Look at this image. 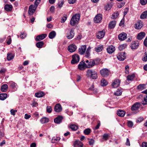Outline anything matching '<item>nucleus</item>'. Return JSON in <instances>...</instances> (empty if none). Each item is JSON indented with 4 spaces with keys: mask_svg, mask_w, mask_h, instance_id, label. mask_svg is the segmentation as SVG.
<instances>
[{
    "mask_svg": "<svg viewBox=\"0 0 147 147\" xmlns=\"http://www.w3.org/2000/svg\"><path fill=\"white\" fill-rule=\"evenodd\" d=\"M55 111L57 112H59L62 110V108L61 105L59 104H56L54 108Z\"/></svg>",
    "mask_w": 147,
    "mask_h": 147,
    "instance_id": "aec40b11",
    "label": "nucleus"
},
{
    "mask_svg": "<svg viewBox=\"0 0 147 147\" xmlns=\"http://www.w3.org/2000/svg\"><path fill=\"white\" fill-rule=\"evenodd\" d=\"M138 43L134 41L131 45L130 47L132 49H135L138 46Z\"/></svg>",
    "mask_w": 147,
    "mask_h": 147,
    "instance_id": "c756f323",
    "label": "nucleus"
},
{
    "mask_svg": "<svg viewBox=\"0 0 147 147\" xmlns=\"http://www.w3.org/2000/svg\"><path fill=\"white\" fill-rule=\"evenodd\" d=\"M119 13L117 11L116 12L114 13L112 16V18L113 19H115L117 18L119 15Z\"/></svg>",
    "mask_w": 147,
    "mask_h": 147,
    "instance_id": "37998d69",
    "label": "nucleus"
},
{
    "mask_svg": "<svg viewBox=\"0 0 147 147\" xmlns=\"http://www.w3.org/2000/svg\"><path fill=\"white\" fill-rule=\"evenodd\" d=\"M7 39H8V41H7L6 42L8 45H10L11 41V39L10 36H8Z\"/></svg>",
    "mask_w": 147,
    "mask_h": 147,
    "instance_id": "603ef678",
    "label": "nucleus"
},
{
    "mask_svg": "<svg viewBox=\"0 0 147 147\" xmlns=\"http://www.w3.org/2000/svg\"><path fill=\"white\" fill-rule=\"evenodd\" d=\"M127 36V34L125 32H123L118 35V38L120 40L123 41L126 38Z\"/></svg>",
    "mask_w": 147,
    "mask_h": 147,
    "instance_id": "9b49d317",
    "label": "nucleus"
},
{
    "mask_svg": "<svg viewBox=\"0 0 147 147\" xmlns=\"http://www.w3.org/2000/svg\"><path fill=\"white\" fill-rule=\"evenodd\" d=\"M142 103L139 102H136L134 104L131 106V110L133 111H138L139 109L142 106Z\"/></svg>",
    "mask_w": 147,
    "mask_h": 147,
    "instance_id": "20e7f679",
    "label": "nucleus"
},
{
    "mask_svg": "<svg viewBox=\"0 0 147 147\" xmlns=\"http://www.w3.org/2000/svg\"><path fill=\"white\" fill-rule=\"evenodd\" d=\"M122 94L121 91L119 89H118V90L116 91V92H115L114 94L116 96H120Z\"/></svg>",
    "mask_w": 147,
    "mask_h": 147,
    "instance_id": "c03bdc74",
    "label": "nucleus"
},
{
    "mask_svg": "<svg viewBox=\"0 0 147 147\" xmlns=\"http://www.w3.org/2000/svg\"><path fill=\"white\" fill-rule=\"evenodd\" d=\"M116 25V22L115 21H112L109 24V28L110 29L113 28Z\"/></svg>",
    "mask_w": 147,
    "mask_h": 147,
    "instance_id": "cd10ccee",
    "label": "nucleus"
},
{
    "mask_svg": "<svg viewBox=\"0 0 147 147\" xmlns=\"http://www.w3.org/2000/svg\"><path fill=\"white\" fill-rule=\"evenodd\" d=\"M17 112V110H13V109H12L10 111L11 114L13 115H15L16 113H15Z\"/></svg>",
    "mask_w": 147,
    "mask_h": 147,
    "instance_id": "5fc2aeb1",
    "label": "nucleus"
},
{
    "mask_svg": "<svg viewBox=\"0 0 147 147\" xmlns=\"http://www.w3.org/2000/svg\"><path fill=\"white\" fill-rule=\"evenodd\" d=\"M125 68V73L126 74H128L129 73V66L128 65H126Z\"/></svg>",
    "mask_w": 147,
    "mask_h": 147,
    "instance_id": "864d4df0",
    "label": "nucleus"
},
{
    "mask_svg": "<svg viewBox=\"0 0 147 147\" xmlns=\"http://www.w3.org/2000/svg\"><path fill=\"white\" fill-rule=\"evenodd\" d=\"M142 147H147V142H142Z\"/></svg>",
    "mask_w": 147,
    "mask_h": 147,
    "instance_id": "774afa93",
    "label": "nucleus"
},
{
    "mask_svg": "<svg viewBox=\"0 0 147 147\" xmlns=\"http://www.w3.org/2000/svg\"><path fill=\"white\" fill-rule=\"evenodd\" d=\"M147 17V11L143 12L140 16V18L142 19L146 18Z\"/></svg>",
    "mask_w": 147,
    "mask_h": 147,
    "instance_id": "e433bc0d",
    "label": "nucleus"
},
{
    "mask_svg": "<svg viewBox=\"0 0 147 147\" xmlns=\"http://www.w3.org/2000/svg\"><path fill=\"white\" fill-rule=\"evenodd\" d=\"M52 109L51 107L48 106L47 107V111L49 113H51Z\"/></svg>",
    "mask_w": 147,
    "mask_h": 147,
    "instance_id": "de8ad7c7",
    "label": "nucleus"
},
{
    "mask_svg": "<svg viewBox=\"0 0 147 147\" xmlns=\"http://www.w3.org/2000/svg\"><path fill=\"white\" fill-rule=\"evenodd\" d=\"M80 60L79 56L77 54H75L72 56V59L71 63L72 64L77 63Z\"/></svg>",
    "mask_w": 147,
    "mask_h": 147,
    "instance_id": "423d86ee",
    "label": "nucleus"
},
{
    "mask_svg": "<svg viewBox=\"0 0 147 147\" xmlns=\"http://www.w3.org/2000/svg\"><path fill=\"white\" fill-rule=\"evenodd\" d=\"M63 1L59 2L58 4V6L61 8L63 6Z\"/></svg>",
    "mask_w": 147,
    "mask_h": 147,
    "instance_id": "69168bd1",
    "label": "nucleus"
},
{
    "mask_svg": "<svg viewBox=\"0 0 147 147\" xmlns=\"http://www.w3.org/2000/svg\"><path fill=\"white\" fill-rule=\"evenodd\" d=\"M44 45V43L43 41H39L36 44V46L38 48H41Z\"/></svg>",
    "mask_w": 147,
    "mask_h": 147,
    "instance_id": "72a5a7b5",
    "label": "nucleus"
},
{
    "mask_svg": "<svg viewBox=\"0 0 147 147\" xmlns=\"http://www.w3.org/2000/svg\"><path fill=\"white\" fill-rule=\"evenodd\" d=\"M103 138L106 140L108 139V135L106 134H105L103 136Z\"/></svg>",
    "mask_w": 147,
    "mask_h": 147,
    "instance_id": "6e6d98bb",
    "label": "nucleus"
},
{
    "mask_svg": "<svg viewBox=\"0 0 147 147\" xmlns=\"http://www.w3.org/2000/svg\"><path fill=\"white\" fill-rule=\"evenodd\" d=\"M117 57L119 61H123L126 58V55L125 52H123L119 53L117 54Z\"/></svg>",
    "mask_w": 147,
    "mask_h": 147,
    "instance_id": "39448f33",
    "label": "nucleus"
},
{
    "mask_svg": "<svg viewBox=\"0 0 147 147\" xmlns=\"http://www.w3.org/2000/svg\"><path fill=\"white\" fill-rule=\"evenodd\" d=\"M78 67L80 70H83L85 67H86V64L85 63V61L81 62L78 65Z\"/></svg>",
    "mask_w": 147,
    "mask_h": 147,
    "instance_id": "f3484780",
    "label": "nucleus"
},
{
    "mask_svg": "<svg viewBox=\"0 0 147 147\" xmlns=\"http://www.w3.org/2000/svg\"><path fill=\"white\" fill-rule=\"evenodd\" d=\"M8 84L10 85V86L12 88H15L17 85L16 83L12 81L9 82Z\"/></svg>",
    "mask_w": 147,
    "mask_h": 147,
    "instance_id": "ea45409f",
    "label": "nucleus"
},
{
    "mask_svg": "<svg viewBox=\"0 0 147 147\" xmlns=\"http://www.w3.org/2000/svg\"><path fill=\"white\" fill-rule=\"evenodd\" d=\"M68 127L71 128L72 130L74 131L77 130L78 128V126L74 124L71 125Z\"/></svg>",
    "mask_w": 147,
    "mask_h": 147,
    "instance_id": "c85d7f7f",
    "label": "nucleus"
},
{
    "mask_svg": "<svg viewBox=\"0 0 147 147\" xmlns=\"http://www.w3.org/2000/svg\"><path fill=\"white\" fill-rule=\"evenodd\" d=\"M74 147H83V144L80 141H76L74 144Z\"/></svg>",
    "mask_w": 147,
    "mask_h": 147,
    "instance_id": "412c9836",
    "label": "nucleus"
},
{
    "mask_svg": "<svg viewBox=\"0 0 147 147\" xmlns=\"http://www.w3.org/2000/svg\"><path fill=\"white\" fill-rule=\"evenodd\" d=\"M95 64V62L94 60L90 61L88 64H86V67L90 68L93 67Z\"/></svg>",
    "mask_w": 147,
    "mask_h": 147,
    "instance_id": "5701e85b",
    "label": "nucleus"
},
{
    "mask_svg": "<svg viewBox=\"0 0 147 147\" xmlns=\"http://www.w3.org/2000/svg\"><path fill=\"white\" fill-rule=\"evenodd\" d=\"M89 90H90L93 91L94 93H96L97 92V89H94L93 84L90 87L89 89Z\"/></svg>",
    "mask_w": 147,
    "mask_h": 147,
    "instance_id": "a19ab883",
    "label": "nucleus"
},
{
    "mask_svg": "<svg viewBox=\"0 0 147 147\" xmlns=\"http://www.w3.org/2000/svg\"><path fill=\"white\" fill-rule=\"evenodd\" d=\"M7 97V94L6 93H2L0 94V100H4Z\"/></svg>",
    "mask_w": 147,
    "mask_h": 147,
    "instance_id": "473e14b6",
    "label": "nucleus"
},
{
    "mask_svg": "<svg viewBox=\"0 0 147 147\" xmlns=\"http://www.w3.org/2000/svg\"><path fill=\"white\" fill-rule=\"evenodd\" d=\"M101 84L102 86H106L107 84V81L104 79H102L101 81Z\"/></svg>",
    "mask_w": 147,
    "mask_h": 147,
    "instance_id": "79ce46f5",
    "label": "nucleus"
},
{
    "mask_svg": "<svg viewBox=\"0 0 147 147\" xmlns=\"http://www.w3.org/2000/svg\"><path fill=\"white\" fill-rule=\"evenodd\" d=\"M103 48V46H99L95 48L96 52H99L101 51Z\"/></svg>",
    "mask_w": 147,
    "mask_h": 147,
    "instance_id": "58836bf2",
    "label": "nucleus"
},
{
    "mask_svg": "<svg viewBox=\"0 0 147 147\" xmlns=\"http://www.w3.org/2000/svg\"><path fill=\"white\" fill-rule=\"evenodd\" d=\"M40 121L42 123H45L48 122L49 119L46 117H43L40 119Z\"/></svg>",
    "mask_w": 147,
    "mask_h": 147,
    "instance_id": "4c0bfd02",
    "label": "nucleus"
},
{
    "mask_svg": "<svg viewBox=\"0 0 147 147\" xmlns=\"http://www.w3.org/2000/svg\"><path fill=\"white\" fill-rule=\"evenodd\" d=\"M86 45H82L78 49L79 53L81 55L84 54L86 51Z\"/></svg>",
    "mask_w": 147,
    "mask_h": 147,
    "instance_id": "4468645a",
    "label": "nucleus"
},
{
    "mask_svg": "<svg viewBox=\"0 0 147 147\" xmlns=\"http://www.w3.org/2000/svg\"><path fill=\"white\" fill-rule=\"evenodd\" d=\"M8 86L6 84H4L1 87V90L3 92H6L8 88Z\"/></svg>",
    "mask_w": 147,
    "mask_h": 147,
    "instance_id": "2f4dec72",
    "label": "nucleus"
},
{
    "mask_svg": "<svg viewBox=\"0 0 147 147\" xmlns=\"http://www.w3.org/2000/svg\"><path fill=\"white\" fill-rule=\"evenodd\" d=\"M94 140L93 139H91L89 141V144L90 145H92L94 144Z\"/></svg>",
    "mask_w": 147,
    "mask_h": 147,
    "instance_id": "13d9d810",
    "label": "nucleus"
},
{
    "mask_svg": "<svg viewBox=\"0 0 147 147\" xmlns=\"http://www.w3.org/2000/svg\"><path fill=\"white\" fill-rule=\"evenodd\" d=\"M67 38L68 39H71L74 36V30L72 29L69 30L68 31L67 33Z\"/></svg>",
    "mask_w": 147,
    "mask_h": 147,
    "instance_id": "9d476101",
    "label": "nucleus"
},
{
    "mask_svg": "<svg viewBox=\"0 0 147 147\" xmlns=\"http://www.w3.org/2000/svg\"><path fill=\"white\" fill-rule=\"evenodd\" d=\"M125 145L126 146H130V141L128 138L126 139V142L125 143Z\"/></svg>",
    "mask_w": 147,
    "mask_h": 147,
    "instance_id": "680f3d73",
    "label": "nucleus"
},
{
    "mask_svg": "<svg viewBox=\"0 0 147 147\" xmlns=\"http://www.w3.org/2000/svg\"><path fill=\"white\" fill-rule=\"evenodd\" d=\"M120 80L118 79H115L112 84V86L113 88L118 87L120 85Z\"/></svg>",
    "mask_w": 147,
    "mask_h": 147,
    "instance_id": "dca6fc26",
    "label": "nucleus"
},
{
    "mask_svg": "<svg viewBox=\"0 0 147 147\" xmlns=\"http://www.w3.org/2000/svg\"><path fill=\"white\" fill-rule=\"evenodd\" d=\"M101 75L104 77H107L109 75V71L107 68H104L101 70L100 71Z\"/></svg>",
    "mask_w": 147,
    "mask_h": 147,
    "instance_id": "0eeeda50",
    "label": "nucleus"
},
{
    "mask_svg": "<svg viewBox=\"0 0 147 147\" xmlns=\"http://www.w3.org/2000/svg\"><path fill=\"white\" fill-rule=\"evenodd\" d=\"M102 16L100 14H98L96 15L94 18V22L96 23H100L102 20Z\"/></svg>",
    "mask_w": 147,
    "mask_h": 147,
    "instance_id": "1a4fd4ad",
    "label": "nucleus"
},
{
    "mask_svg": "<svg viewBox=\"0 0 147 147\" xmlns=\"http://www.w3.org/2000/svg\"><path fill=\"white\" fill-rule=\"evenodd\" d=\"M35 95V96L37 98H40L45 95V93L43 92H39L36 93Z\"/></svg>",
    "mask_w": 147,
    "mask_h": 147,
    "instance_id": "b1692460",
    "label": "nucleus"
},
{
    "mask_svg": "<svg viewBox=\"0 0 147 147\" xmlns=\"http://www.w3.org/2000/svg\"><path fill=\"white\" fill-rule=\"evenodd\" d=\"M145 94L144 96L143 100H142V104L143 105L147 104V89L142 92Z\"/></svg>",
    "mask_w": 147,
    "mask_h": 147,
    "instance_id": "2eb2a0df",
    "label": "nucleus"
},
{
    "mask_svg": "<svg viewBox=\"0 0 147 147\" xmlns=\"http://www.w3.org/2000/svg\"><path fill=\"white\" fill-rule=\"evenodd\" d=\"M77 49L76 45L71 44L69 45L67 48V50L70 52L72 53L75 51Z\"/></svg>",
    "mask_w": 147,
    "mask_h": 147,
    "instance_id": "f8f14e48",
    "label": "nucleus"
},
{
    "mask_svg": "<svg viewBox=\"0 0 147 147\" xmlns=\"http://www.w3.org/2000/svg\"><path fill=\"white\" fill-rule=\"evenodd\" d=\"M147 3V0H140V3L142 5H145Z\"/></svg>",
    "mask_w": 147,
    "mask_h": 147,
    "instance_id": "4d7b16f0",
    "label": "nucleus"
},
{
    "mask_svg": "<svg viewBox=\"0 0 147 147\" xmlns=\"http://www.w3.org/2000/svg\"><path fill=\"white\" fill-rule=\"evenodd\" d=\"M109 6L110 5L108 4L106 5L105 7V9L106 11L109 10L111 9V7H109Z\"/></svg>",
    "mask_w": 147,
    "mask_h": 147,
    "instance_id": "0e129e2a",
    "label": "nucleus"
},
{
    "mask_svg": "<svg viewBox=\"0 0 147 147\" xmlns=\"http://www.w3.org/2000/svg\"><path fill=\"white\" fill-rule=\"evenodd\" d=\"M143 61H147V52L145 53V55H144V58L142 59Z\"/></svg>",
    "mask_w": 147,
    "mask_h": 147,
    "instance_id": "8fccbe9b",
    "label": "nucleus"
},
{
    "mask_svg": "<svg viewBox=\"0 0 147 147\" xmlns=\"http://www.w3.org/2000/svg\"><path fill=\"white\" fill-rule=\"evenodd\" d=\"M33 1L34 0H30ZM41 0H36L35 1L34 5H32L29 7L28 13L29 15H31L35 11L38 5L41 1Z\"/></svg>",
    "mask_w": 147,
    "mask_h": 147,
    "instance_id": "f257e3e1",
    "label": "nucleus"
},
{
    "mask_svg": "<svg viewBox=\"0 0 147 147\" xmlns=\"http://www.w3.org/2000/svg\"><path fill=\"white\" fill-rule=\"evenodd\" d=\"M80 15L79 13H76L73 15L70 22V25L74 26L76 24L80 19Z\"/></svg>",
    "mask_w": 147,
    "mask_h": 147,
    "instance_id": "7ed1b4c3",
    "label": "nucleus"
},
{
    "mask_svg": "<svg viewBox=\"0 0 147 147\" xmlns=\"http://www.w3.org/2000/svg\"><path fill=\"white\" fill-rule=\"evenodd\" d=\"M107 52L109 54L113 53L115 50V47L112 45L109 46L107 49Z\"/></svg>",
    "mask_w": 147,
    "mask_h": 147,
    "instance_id": "6ab92c4d",
    "label": "nucleus"
},
{
    "mask_svg": "<svg viewBox=\"0 0 147 147\" xmlns=\"http://www.w3.org/2000/svg\"><path fill=\"white\" fill-rule=\"evenodd\" d=\"M145 84H140L138 86V89H140V90H142L144 89L145 88Z\"/></svg>",
    "mask_w": 147,
    "mask_h": 147,
    "instance_id": "49530a36",
    "label": "nucleus"
},
{
    "mask_svg": "<svg viewBox=\"0 0 147 147\" xmlns=\"http://www.w3.org/2000/svg\"><path fill=\"white\" fill-rule=\"evenodd\" d=\"M63 119V117L62 116L59 115L54 119V121L55 123L59 124L62 122Z\"/></svg>",
    "mask_w": 147,
    "mask_h": 147,
    "instance_id": "a211bd4d",
    "label": "nucleus"
},
{
    "mask_svg": "<svg viewBox=\"0 0 147 147\" xmlns=\"http://www.w3.org/2000/svg\"><path fill=\"white\" fill-rule=\"evenodd\" d=\"M105 33V32L104 30L98 32L96 34L97 38L98 39H101L103 38L104 36Z\"/></svg>",
    "mask_w": 147,
    "mask_h": 147,
    "instance_id": "6e6552de",
    "label": "nucleus"
},
{
    "mask_svg": "<svg viewBox=\"0 0 147 147\" xmlns=\"http://www.w3.org/2000/svg\"><path fill=\"white\" fill-rule=\"evenodd\" d=\"M117 114L120 117H123L125 114V112L121 110H119L117 111Z\"/></svg>",
    "mask_w": 147,
    "mask_h": 147,
    "instance_id": "393cba45",
    "label": "nucleus"
},
{
    "mask_svg": "<svg viewBox=\"0 0 147 147\" xmlns=\"http://www.w3.org/2000/svg\"><path fill=\"white\" fill-rule=\"evenodd\" d=\"M86 76L88 78H90L95 79L98 77L97 74L94 70L88 69L86 71Z\"/></svg>",
    "mask_w": 147,
    "mask_h": 147,
    "instance_id": "f03ea898",
    "label": "nucleus"
},
{
    "mask_svg": "<svg viewBox=\"0 0 147 147\" xmlns=\"http://www.w3.org/2000/svg\"><path fill=\"white\" fill-rule=\"evenodd\" d=\"M14 57V55L11 53H9L7 54V59L8 61H9L12 59Z\"/></svg>",
    "mask_w": 147,
    "mask_h": 147,
    "instance_id": "c9c22d12",
    "label": "nucleus"
},
{
    "mask_svg": "<svg viewBox=\"0 0 147 147\" xmlns=\"http://www.w3.org/2000/svg\"><path fill=\"white\" fill-rule=\"evenodd\" d=\"M76 0H68V3L70 4H73L75 3Z\"/></svg>",
    "mask_w": 147,
    "mask_h": 147,
    "instance_id": "338daca9",
    "label": "nucleus"
},
{
    "mask_svg": "<svg viewBox=\"0 0 147 147\" xmlns=\"http://www.w3.org/2000/svg\"><path fill=\"white\" fill-rule=\"evenodd\" d=\"M67 15H65L63 16L62 18L61 22L64 23L66 20L67 19Z\"/></svg>",
    "mask_w": 147,
    "mask_h": 147,
    "instance_id": "09e8293b",
    "label": "nucleus"
},
{
    "mask_svg": "<svg viewBox=\"0 0 147 147\" xmlns=\"http://www.w3.org/2000/svg\"><path fill=\"white\" fill-rule=\"evenodd\" d=\"M26 33L24 32H23L22 33L21 35L20 36V38L23 39L26 36Z\"/></svg>",
    "mask_w": 147,
    "mask_h": 147,
    "instance_id": "052dcab7",
    "label": "nucleus"
},
{
    "mask_svg": "<svg viewBox=\"0 0 147 147\" xmlns=\"http://www.w3.org/2000/svg\"><path fill=\"white\" fill-rule=\"evenodd\" d=\"M6 71V69L4 68L0 70V74H2V75L4 74V73Z\"/></svg>",
    "mask_w": 147,
    "mask_h": 147,
    "instance_id": "bf43d9fd",
    "label": "nucleus"
},
{
    "mask_svg": "<svg viewBox=\"0 0 147 147\" xmlns=\"http://www.w3.org/2000/svg\"><path fill=\"white\" fill-rule=\"evenodd\" d=\"M56 35V33L55 31H52L49 33V37L50 39H53L55 37Z\"/></svg>",
    "mask_w": 147,
    "mask_h": 147,
    "instance_id": "bb28decb",
    "label": "nucleus"
},
{
    "mask_svg": "<svg viewBox=\"0 0 147 147\" xmlns=\"http://www.w3.org/2000/svg\"><path fill=\"white\" fill-rule=\"evenodd\" d=\"M145 33L144 32H142L139 33L137 36V39L140 40L142 39L145 36Z\"/></svg>",
    "mask_w": 147,
    "mask_h": 147,
    "instance_id": "4be33fe9",
    "label": "nucleus"
},
{
    "mask_svg": "<svg viewBox=\"0 0 147 147\" xmlns=\"http://www.w3.org/2000/svg\"><path fill=\"white\" fill-rule=\"evenodd\" d=\"M84 132L85 134L88 135L90 133V129L89 128L86 129L84 130Z\"/></svg>",
    "mask_w": 147,
    "mask_h": 147,
    "instance_id": "a18cd8bd",
    "label": "nucleus"
},
{
    "mask_svg": "<svg viewBox=\"0 0 147 147\" xmlns=\"http://www.w3.org/2000/svg\"><path fill=\"white\" fill-rule=\"evenodd\" d=\"M135 76L134 74H132L131 75L128 76L127 77V80L128 81H132L134 78L135 77Z\"/></svg>",
    "mask_w": 147,
    "mask_h": 147,
    "instance_id": "f704fd0d",
    "label": "nucleus"
},
{
    "mask_svg": "<svg viewBox=\"0 0 147 147\" xmlns=\"http://www.w3.org/2000/svg\"><path fill=\"white\" fill-rule=\"evenodd\" d=\"M127 125L128 126L130 127H132L133 125V123L131 121H128Z\"/></svg>",
    "mask_w": 147,
    "mask_h": 147,
    "instance_id": "e2e57ef3",
    "label": "nucleus"
},
{
    "mask_svg": "<svg viewBox=\"0 0 147 147\" xmlns=\"http://www.w3.org/2000/svg\"><path fill=\"white\" fill-rule=\"evenodd\" d=\"M135 28L137 29H140L142 27L143 25L141 22H139L135 24Z\"/></svg>",
    "mask_w": 147,
    "mask_h": 147,
    "instance_id": "a878e982",
    "label": "nucleus"
},
{
    "mask_svg": "<svg viewBox=\"0 0 147 147\" xmlns=\"http://www.w3.org/2000/svg\"><path fill=\"white\" fill-rule=\"evenodd\" d=\"M126 47V45H120L119 47V49L120 50H121L124 49Z\"/></svg>",
    "mask_w": 147,
    "mask_h": 147,
    "instance_id": "3c124183",
    "label": "nucleus"
},
{
    "mask_svg": "<svg viewBox=\"0 0 147 147\" xmlns=\"http://www.w3.org/2000/svg\"><path fill=\"white\" fill-rule=\"evenodd\" d=\"M4 9L7 11H10L12 9V6L11 5L6 4L4 7Z\"/></svg>",
    "mask_w": 147,
    "mask_h": 147,
    "instance_id": "7c9ffc66",
    "label": "nucleus"
},
{
    "mask_svg": "<svg viewBox=\"0 0 147 147\" xmlns=\"http://www.w3.org/2000/svg\"><path fill=\"white\" fill-rule=\"evenodd\" d=\"M47 34H46L38 35L36 36L35 40L36 41H40L45 38L47 36Z\"/></svg>",
    "mask_w": 147,
    "mask_h": 147,
    "instance_id": "ddd939ff",
    "label": "nucleus"
}]
</instances>
